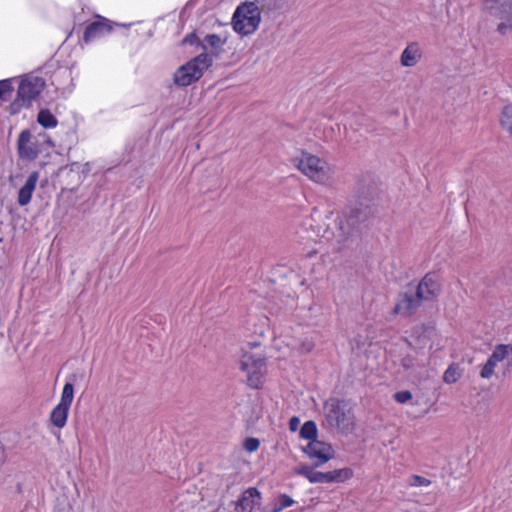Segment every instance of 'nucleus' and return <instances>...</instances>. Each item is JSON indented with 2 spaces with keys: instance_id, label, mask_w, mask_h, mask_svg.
Here are the masks:
<instances>
[{
  "instance_id": "f257e3e1",
  "label": "nucleus",
  "mask_w": 512,
  "mask_h": 512,
  "mask_svg": "<svg viewBox=\"0 0 512 512\" xmlns=\"http://www.w3.org/2000/svg\"><path fill=\"white\" fill-rule=\"evenodd\" d=\"M369 215L370 211L367 208L350 207L342 212L337 218V232L334 234L339 248L346 246L350 237L358 231L359 225L366 221Z\"/></svg>"
},
{
  "instance_id": "f03ea898",
  "label": "nucleus",
  "mask_w": 512,
  "mask_h": 512,
  "mask_svg": "<svg viewBox=\"0 0 512 512\" xmlns=\"http://www.w3.org/2000/svg\"><path fill=\"white\" fill-rule=\"evenodd\" d=\"M324 414L330 427L345 434L353 430L354 417L344 401L336 398L327 400L324 403Z\"/></svg>"
},
{
  "instance_id": "7ed1b4c3",
  "label": "nucleus",
  "mask_w": 512,
  "mask_h": 512,
  "mask_svg": "<svg viewBox=\"0 0 512 512\" xmlns=\"http://www.w3.org/2000/svg\"><path fill=\"white\" fill-rule=\"evenodd\" d=\"M297 168L312 181L328 185L333 180V169L319 157L303 152L297 160Z\"/></svg>"
},
{
  "instance_id": "20e7f679",
  "label": "nucleus",
  "mask_w": 512,
  "mask_h": 512,
  "mask_svg": "<svg viewBox=\"0 0 512 512\" xmlns=\"http://www.w3.org/2000/svg\"><path fill=\"white\" fill-rule=\"evenodd\" d=\"M212 64V58L206 53L199 54L174 73V82L178 86H188L198 81L204 71Z\"/></svg>"
},
{
  "instance_id": "39448f33",
  "label": "nucleus",
  "mask_w": 512,
  "mask_h": 512,
  "mask_svg": "<svg viewBox=\"0 0 512 512\" xmlns=\"http://www.w3.org/2000/svg\"><path fill=\"white\" fill-rule=\"evenodd\" d=\"M294 473L305 477L313 484L342 483L351 479L354 475L351 468H341L333 471L320 472L309 465H299Z\"/></svg>"
},
{
  "instance_id": "423d86ee",
  "label": "nucleus",
  "mask_w": 512,
  "mask_h": 512,
  "mask_svg": "<svg viewBox=\"0 0 512 512\" xmlns=\"http://www.w3.org/2000/svg\"><path fill=\"white\" fill-rule=\"evenodd\" d=\"M241 370L246 373L248 384L260 388L266 372L263 354L259 351H244L240 361Z\"/></svg>"
},
{
  "instance_id": "0eeeda50",
  "label": "nucleus",
  "mask_w": 512,
  "mask_h": 512,
  "mask_svg": "<svg viewBox=\"0 0 512 512\" xmlns=\"http://www.w3.org/2000/svg\"><path fill=\"white\" fill-rule=\"evenodd\" d=\"M45 81L42 77L34 74H26L18 82L17 97L11 107L18 110L20 107L28 106L42 92Z\"/></svg>"
},
{
  "instance_id": "6e6552de",
  "label": "nucleus",
  "mask_w": 512,
  "mask_h": 512,
  "mask_svg": "<svg viewBox=\"0 0 512 512\" xmlns=\"http://www.w3.org/2000/svg\"><path fill=\"white\" fill-rule=\"evenodd\" d=\"M260 23V11L253 3H244L237 7L232 18L234 30L242 35L253 33Z\"/></svg>"
},
{
  "instance_id": "1a4fd4ad",
  "label": "nucleus",
  "mask_w": 512,
  "mask_h": 512,
  "mask_svg": "<svg viewBox=\"0 0 512 512\" xmlns=\"http://www.w3.org/2000/svg\"><path fill=\"white\" fill-rule=\"evenodd\" d=\"M410 345L416 350L428 348L431 354L443 349V339L431 325H421L413 329Z\"/></svg>"
},
{
  "instance_id": "9d476101",
  "label": "nucleus",
  "mask_w": 512,
  "mask_h": 512,
  "mask_svg": "<svg viewBox=\"0 0 512 512\" xmlns=\"http://www.w3.org/2000/svg\"><path fill=\"white\" fill-rule=\"evenodd\" d=\"M73 398L74 386L72 383H66L62 390L60 402L50 413V422L56 428L62 429L65 427Z\"/></svg>"
},
{
  "instance_id": "9b49d317",
  "label": "nucleus",
  "mask_w": 512,
  "mask_h": 512,
  "mask_svg": "<svg viewBox=\"0 0 512 512\" xmlns=\"http://www.w3.org/2000/svg\"><path fill=\"white\" fill-rule=\"evenodd\" d=\"M43 144L29 130H23L17 140L19 157L23 160H35L42 152Z\"/></svg>"
},
{
  "instance_id": "f8f14e48",
  "label": "nucleus",
  "mask_w": 512,
  "mask_h": 512,
  "mask_svg": "<svg viewBox=\"0 0 512 512\" xmlns=\"http://www.w3.org/2000/svg\"><path fill=\"white\" fill-rule=\"evenodd\" d=\"M290 328L277 330L274 338V347L280 349V343H285L287 347L298 350L302 353H308L314 348V342L308 338H297L290 334Z\"/></svg>"
},
{
  "instance_id": "ddd939ff",
  "label": "nucleus",
  "mask_w": 512,
  "mask_h": 512,
  "mask_svg": "<svg viewBox=\"0 0 512 512\" xmlns=\"http://www.w3.org/2000/svg\"><path fill=\"white\" fill-rule=\"evenodd\" d=\"M304 453L315 461V466H321L334 458L333 447L320 440H314L303 448Z\"/></svg>"
},
{
  "instance_id": "4468645a",
  "label": "nucleus",
  "mask_w": 512,
  "mask_h": 512,
  "mask_svg": "<svg viewBox=\"0 0 512 512\" xmlns=\"http://www.w3.org/2000/svg\"><path fill=\"white\" fill-rule=\"evenodd\" d=\"M113 24L107 18L97 16L96 20L89 23L83 34V42L90 43L111 33Z\"/></svg>"
},
{
  "instance_id": "2eb2a0df",
  "label": "nucleus",
  "mask_w": 512,
  "mask_h": 512,
  "mask_svg": "<svg viewBox=\"0 0 512 512\" xmlns=\"http://www.w3.org/2000/svg\"><path fill=\"white\" fill-rule=\"evenodd\" d=\"M420 301L413 290L406 291L398 296L394 312L398 315L408 316L418 308Z\"/></svg>"
},
{
  "instance_id": "dca6fc26",
  "label": "nucleus",
  "mask_w": 512,
  "mask_h": 512,
  "mask_svg": "<svg viewBox=\"0 0 512 512\" xmlns=\"http://www.w3.org/2000/svg\"><path fill=\"white\" fill-rule=\"evenodd\" d=\"M261 493L257 488L246 489L236 502V512H253L255 506L260 504Z\"/></svg>"
},
{
  "instance_id": "f3484780",
  "label": "nucleus",
  "mask_w": 512,
  "mask_h": 512,
  "mask_svg": "<svg viewBox=\"0 0 512 512\" xmlns=\"http://www.w3.org/2000/svg\"><path fill=\"white\" fill-rule=\"evenodd\" d=\"M439 292V284L433 275L427 274L414 292L420 300H430Z\"/></svg>"
},
{
  "instance_id": "a211bd4d",
  "label": "nucleus",
  "mask_w": 512,
  "mask_h": 512,
  "mask_svg": "<svg viewBox=\"0 0 512 512\" xmlns=\"http://www.w3.org/2000/svg\"><path fill=\"white\" fill-rule=\"evenodd\" d=\"M38 180H39V172L38 171H34L28 176L25 184L20 188L19 193H18L17 201L20 206H26L30 203Z\"/></svg>"
},
{
  "instance_id": "6ab92c4d",
  "label": "nucleus",
  "mask_w": 512,
  "mask_h": 512,
  "mask_svg": "<svg viewBox=\"0 0 512 512\" xmlns=\"http://www.w3.org/2000/svg\"><path fill=\"white\" fill-rule=\"evenodd\" d=\"M421 56L422 51L420 45L417 42H412L406 46L401 54V65L404 67H413L420 61Z\"/></svg>"
},
{
  "instance_id": "aec40b11",
  "label": "nucleus",
  "mask_w": 512,
  "mask_h": 512,
  "mask_svg": "<svg viewBox=\"0 0 512 512\" xmlns=\"http://www.w3.org/2000/svg\"><path fill=\"white\" fill-rule=\"evenodd\" d=\"M485 7L496 15H512V0H486Z\"/></svg>"
},
{
  "instance_id": "412c9836",
  "label": "nucleus",
  "mask_w": 512,
  "mask_h": 512,
  "mask_svg": "<svg viewBox=\"0 0 512 512\" xmlns=\"http://www.w3.org/2000/svg\"><path fill=\"white\" fill-rule=\"evenodd\" d=\"M510 354H512L511 344H499L494 348L489 359L497 365L499 362L504 361Z\"/></svg>"
},
{
  "instance_id": "4be33fe9",
  "label": "nucleus",
  "mask_w": 512,
  "mask_h": 512,
  "mask_svg": "<svg viewBox=\"0 0 512 512\" xmlns=\"http://www.w3.org/2000/svg\"><path fill=\"white\" fill-rule=\"evenodd\" d=\"M37 121L46 129L55 128L58 124L57 118L48 109H42L39 111Z\"/></svg>"
},
{
  "instance_id": "5701e85b",
  "label": "nucleus",
  "mask_w": 512,
  "mask_h": 512,
  "mask_svg": "<svg viewBox=\"0 0 512 512\" xmlns=\"http://www.w3.org/2000/svg\"><path fill=\"white\" fill-rule=\"evenodd\" d=\"M463 374V370L460 368L459 364L452 363L448 366L443 374V381L446 384H453L457 382Z\"/></svg>"
},
{
  "instance_id": "b1692460",
  "label": "nucleus",
  "mask_w": 512,
  "mask_h": 512,
  "mask_svg": "<svg viewBox=\"0 0 512 512\" xmlns=\"http://www.w3.org/2000/svg\"><path fill=\"white\" fill-rule=\"evenodd\" d=\"M15 81H18V79L8 78L0 81V99L2 101H8L12 98Z\"/></svg>"
},
{
  "instance_id": "393cba45",
  "label": "nucleus",
  "mask_w": 512,
  "mask_h": 512,
  "mask_svg": "<svg viewBox=\"0 0 512 512\" xmlns=\"http://www.w3.org/2000/svg\"><path fill=\"white\" fill-rule=\"evenodd\" d=\"M499 121L501 127L512 135V103L503 108Z\"/></svg>"
},
{
  "instance_id": "a878e982",
  "label": "nucleus",
  "mask_w": 512,
  "mask_h": 512,
  "mask_svg": "<svg viewBox=\"0 0 512 512\" xmlns=\"http://www.w3.org/2000/svg\"><path fill=\"white\" fill-rule=\"evenodd\" d=\"M317 426L314 421H307L300 429V437L306 440H317Z\"/></svg>"
},
{
  "instance_id": "bb28decb",
  "label": "nucleus",
  "mask_w": 512,
  "mask_h": 512,
  "mask_svg": "<svg viewBox=\"0 0 512 512\" xmlns=\"http://www.w3.org/2000/svg\"><path fill=\"white\" fill-rule=\"evenodd\" d=\"M223 45V41L217 34H209L204 38V49L208 47L213 48L215 50L220 49Z\"/></svg>"
},
{
  "instance_id": "cd10ccee",
  "label": "nucleus",
  "mask_w": 512,
  "mask_h": 512,
  "mask_svg": "<svg viewBox=\"0 0 512 512\" xmlns=\"http://www.w3.org/2000/svg\"><path fill=\"white\" fill-rule=\"evenodd\" d=\"M496 364L488 358L487 362L483 365L480 376L483 379H490L494 375Z\"/></svg>"
},
{
  "instance_id": "c85d7f7f",
  "label": "nucleus",
  "mask_w": 512,
  "mask_h": 512,
  "mask_svg": "<svg viewBox=\"0 0 512 512\" xmlns=\"http://www.w3.org/2000/svg\"><path fill=\"white\" fill-rule=\"evenodd\" d=\"M408 484L412 487H427L431 484V481L419 475H412L408 479Z\"/></svg>"
},
{
  "instance_id": "c756f323",
  "label": "nucleus",
  "mask_w": 512,
  "mask_h": 512,
  "mask_svg": "<svg viewBox=\"0 0 512 512\" xmlns=\"http://www.w3.org/2000/svg\"><path fill=\"white\" fill-rule=\"evenodd\" d=\"M401 366L405 370H414L416 367H418L417 359L411 355H406L401 360Z\"/></svg>"
},
{
  "instance_id": "7c9ffc66",
  "label": "nucleus",
  "mask_w": 512,
  "mask_h": 512,
  "mask_svg": "<svg viewBox=\"0 0 512 512\" xmlns=\"http://www.w3.org/2000/svg\"><path fill=\"white\" fill-rule=\"evenodd\" d=\"M276 503L280 509L291 507L294 504V500L287 494H281L276 499Z\"/></svg>"
},
{
  "instance_id": "2f4dec72",
  "label": "nucleus",
  "mask_w": 512,
  "mask_h": 512,
  "mask_svg": "<svg viewBox=\"0 0 512 512\" xmlns=\"http://www.w3.org/2000/svg\"><path fill=\"white\" fill-rule=\"evenodd\" d=\"M243 446L246 451L255 452L260 446V441L257 438H253V437L247 438L244 441Z\"/></svg>"
},
{
  "instance_id": "473e14b6",
  "label": "nucleus",
  "mask_w": 512,
  "mask_h": 512,
  "mask_svg": "<svg viewBox=\"0 0 512 512\" xmlns=\"http://www.w3.org/2000/svg\"><path fill=\"white\" fill-rule=\"evenodd\" d=\"M394 399L398 403L404 404L412 399V394L408 390L398 391L394 394Z\"/></svg>"
},
{
  "instance_id": "72a5a7b5",
  "label": "nucleus",
  "mask_w": 512,
  "mask_h": 512,
  "mask_svg": "<svg viewBox=\"0 0 512 512\" xmlns=\"http://www.w3.org/2000/svg\"><path fill=\"white\" fill-rule=\"evenodd\" d=\"M299 425H300V419H299L297 416H293V417L289 420V429H290L292 432L297 431V429H298Z\"/></svg>"
},
{
  "instance_id": "f704fd0d",
  "label": "nucleus",
  "mask_w": 512,
  "mask_h": 512,
  "mask_svg": "<svg viewBox=\"0 0 512 512\" xmlns=\"http://www.w3.org/2000/svg\"><path fill=\"white\" fill-rule=\"evenodd\" d=\"M198 41V37L195 34H189L183 39V44L194 45Z\"/></svg>"
},
{
  "instance_id": "c9c22d12",
  "label": "nucleus",
  "mask_w": 512,
  "mask_h": 512,
  "mask_svg": "<svg viewBox=\"0 0 512 512\" xmlns=\"http://www.w3.org/2000/svg\"><path fill=\"white\" fill-rule=\"evenodd\" d=\"M497 29L501 34H505L508 29V25L506 23H500Z\"/></svg>"
},
{
  "instance_id": "e433bc0d",
  "label": "nucleus",
  "mask_w": 512,
  "mask_h": 512,
  "mask_svg": "<svg viewBox=\"0 0 512 512\" xmlns=\"http://www.w3.org/2000/svg\"><path fill=\"white\" fill-rule=\"evenodd\" d=\"M5 460V452L2 444L0 443V466L3 464Z\"/></svg>"
},
{
  "instance_id": "4c0bfd02",
  "label": "nucleus",
  "mask_w": 512,
  "mask_h": 512,
  "mask_svg": "<svg viewBox=\"0 0 512 512\" xmlns=\"http://www.w3.org/2000/svg\"><path fill=\"white\" fill-rule=\"evenodd\" d=\"M281 511H282V509H280L279 506L277 505V503H275L272 512H281Z\"/></svg>"
}]
</instances>
